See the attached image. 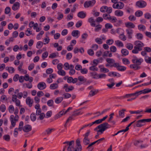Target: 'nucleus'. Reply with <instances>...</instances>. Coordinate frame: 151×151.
Listing matches in <instances>:
<instances>
[{
    "instance_id": "obj_64",
    "label": "nucleus",
    "mask_w": 151,
    "mask_h": 151,
    "mask_svg": "<svg viewBox=\"0 0 151 151\" xmlns=\"http://www.w3.org/2000/svg\"><path fill=\"white\" fill-rule=\"evenodd\" d=\"M110 51L113 52H115L116 50V48L115 46H112L110 47Z\"/></svg>"
},
{
    "instance_id": "obj_61",
    "label": "nucleus",
    "mask_w": 151,
    "mask_h": 151,
    "mask_svg": "<svg viewBox=\"0 0 151 151\" xmlns=\"http://www.w3.org/2000/svg\"><path fill=\"white\" fill-rule=\"evenodd\" d=\"M58 16L57 19L58 20H60L63 17V15L60 12H58Z\"/></svg>"
},
{
    "instance_id": "obj_26",
    "label": "nucleus",
    "mask_w": 151,
    "mask_h": 151,
    "mask_svg": "<svg viewBox=\"0 0 151 151\" xmlns=\"http://www.w3.org/2000/svg\"><path fill=\"white\" fill-rule=\"evenodd\" d=\"M126 26L127 27H130L132 28H134L135 26L133 23L131 22H128L125 23Z\"/></svg>"
},
{
    "instance_id": "obj_10",
    "label": "nucleus",
    "mask_w": 151,
    "mask_h": 151,
    "mask_svg": "<svg viewBox=\"0 0 151 151\" xmlns=\"http://www.w3.org/2000/svg\"><path fill=\"white\" fill-rule=\"evenodd\" d=\"M135 122L136 126L137 127H141L145 125L143 119L139 120Z\"/></svg>"
},
{
    "instance_id": "obj_14",
    "label": "nucleus",
    "mask_w": 151,
    "mask_h": 151,
    "mask_svg": "<svg viewBox=\"0 0 151 151\" xmlns=\"http://www.w3.org/2000/svg\"><path fill=\"white\" fill-rule=\"evenodd\" d=\"M54 129L48 128L46 129L45 132H43L42 134L43 135H49L51 133L52 131H54Z\"/></svg>"
},
{
    "instance_id": "obj_5",
    "label": "nucleus",
    "mask_w": 151,
    "mask_h": 151,
    "mask_svg": "<svg viewBox=\"0 0 151 151\" xmlns=\"http://www.w3.org/2000/svg\"><path fill=\"white\" fill-rule=\"evenodd\" d=\"M136 6L139 8H143L146 7L147 3L143 0H139L137 1L136 3Z\"/></svg>"
},
{
    "instance_id": "obj_20",
    "label": "nucleus",
    "mask_w": 151,
    "mask_h": 151,
    "mask_svg": "<svg viewBox=\"0 0 151 151\" xmlns=\"http://www.w3.org/2000/svg\"><path fill=\"white\" fill-rule=\"evenodd\" d=\"M24 80L26 81H29V82H32L33 80V78L32 77H29L28 74H26L24 77Z\"/></svg>"
},
{
    "instance_id": "obj_39",
    "label": "nucleus",
    "mask_w": 151,
    "mask_h": 151,
    "mask_svg": "<svg viewBox=\"0 0 151 151\" xmlns=\"http://www.w3.org/2000/svg\"><path fill=\"white\" fill-rule=\"evenodd\" d=\"M6 68L7 70H8L9 72L11 73H13L14 71V69L12 67H6Z\"/></svg>"
},
{
    "instance_id": "obj_60",
    "label": "nucleus",
    "mask_w": 151,
    "mask_h": 151,
    "mask_svg": "<svg viewBox=\"0 0 151 151\" xmlns=\"http://www.w3.org/2000/svg\"><path fill=\"white\" fill-rule=\"evenodd\" d=\"M48 52L47 51L45 52H44L42 54V58L43 59H45V58H46L48 56Z\"/></svg>"
},
{
    "instance_id": "obj_32",
    "label": "nucleus",
    "mask_w": 151,
    "mask_h": 151,
    "mask_svg": "<svg viewBox=\"0 0 151 151\" xmlns=\"http://www.w3.org/2000/svg\"><path fill=\"white\" fill-rule=\"evenodd\" d=\"M135 15L137 17H140L142 15L143 12L139 10L135 12Z\"/></svg>"
},
{
    "instance_id": "obj_12",
    "label": "nucleus",
    "mask_w": 151,
    "mask_h": 151,
    "mask_svg": "<svg viewBox=\"0 0 151 151\" xmlns=\"http://www.w3.org/2000/svg\"><path fill=\"white\" fill-rule=\"evenodd\" d=\"M31 126L29 124L25 125L23 128V130L24 132H30L32 130Z\"/></svg>"
},
{
    "instance_id": "obj_52",
    "label": "nucleus",
    "mask_w": 151,
    "mask_h": 151,
    "mask_svg": "<svg viewBox=\"0 0 151 151\" xmlns=\"http://www.w3.org/2000/svg\"><path fill=\"white\" fill-rule=\"evenodd\" d=\"M73 116L72 115L71 116L69 117L67 119V120L66 123L65 124V127H66L67 126L66 124L68 123L70 121H71L72 120H73Z\"/></svg>"
},
{
    "instance_id": "obj_37",
    "label": "nucleus",
    "mask_w": 151,
    "mask_h": 151,
    "mask_svg": "<svg viewBox=\"0 0 151 151\" xmlns=\"http://www.w3.org/2000/svg\"><path fill=\"white\" fill-rule=\"evenodd\" d=\"M23 124L24 123L22 121H21L20 122L19 124V127L18 128L19 131H21L22 129L23 130Z\"/></svg>"
},
{
    "instance_id": "obj_16",
    "label": "nucleus",
    "mask_w": 151,
    "mask_h": 151,
    "mask_svg": "<svg viewBox=\"0 0 151 151\" xmlns=\"http://www.w3.org/2000/svg\"><path fill=\"white\" fill-rule=\"evenodd\" d=\"M86 12L83 11H81L79 12L77 14L78 17L81 18H84L86 17Z\"/></svg>"
},
{
    "instance_id": "obj_25",
    "label": "nucleus",
    "mask_w": 151,
    "mask_h": 151,
    "mask_svg": "<svg viewBox=\"0 0 151 151\" xmlns=\"http://www.w3.org/2000/svg\"><path fill=\"white\" fill-rule=\"evenodd\" d=\"M80 34V32L77 30H73L71 33V35L72 36L74 37H78V35Z\"/></svg>"
},
{
    "instance_id": "obj_13",
    "label": "nucleus",
    "mask_w": 151,
    "mask_h": 151,
    "mask_svg": "<svg viewBox=\"0 0 151 151\" xmlns=\"http://www.w3.org/2000/svg\"><path fill=\"white\" fill-rule=\"evenodd\" d=\"M99 92L97 89H92L89 92L88 96L91 97L96 94Z\"/></svg>"
},
{
    "instance_id": "obj_42",
    "label": "nucleus",
    "mask_w": 151,
    "mask_h": 151,
    "mask_svg": "<svg viewBox=\"0 0 151 151\" xmlns=\"http://www.w3.org/2000/svg\"><path fill=\"white\" fill-rule=\"evenodd\" d=\"M112 11V9L111 7H108L107 6V7L106 8L105 12H107V13L109 14L111 13Z\"/></svg>"
},
{
    "instance_id": "obj_18",
    "label": "nucleus",
    "mask_w": 151,
    "mask_h": 151,
    "mask_svg": "<svg viewBox=\"0 0 151 151\" xmlns=\"http://www.w3.org/2000/svg\"><path fill=\"white\" fill-rule=\"evenodd\" d=\"M63 88L65 89L66 92H68L73 90L74 87L72 86H64Z\"/></svg>"
},
{
    "instance_id": "obj_2",
    "label": "nucleus",
    "mask_w": 151,
    "mask_h": 151,
    "mask_svg": "<svg viewBox=\"0 0 151 151\" xmlns=\"http://www.w3.org/2000/svg\"><path fill=\"white\" fill-rule=\"evenodd\" d=\"M15 117L13 115H11L10 116V120L11 124L13 127H14L16 125V122L19 119V116L17 114H15Z\"/></svg>"
},
{
    "instance_id": "obj_58",
    "label": "nucleus",
    "mask_w": 151,
    "mask_h": 151,
    "mask_svg": "<svg viewBox=\"0 0 151 151\" xmlns=\"http://www.w3.org/2000/svg\"><path fill=\"white\" fill-rule=\"evenodd\" d=\"M11 9L9 7H7L5 9V13L6 14H8L10 12Z\"/></svg>"
},
{
    "instance_id": "obj_46",
    "label": "nucleus",
    "mask_w": 151,
    "mask_h": 151,
    "mask_svg": "<svg viewBox=\"0 0 151 151\" xmlns=\"http://www.w3.org/2000/svg\"><path fill=\"white\" fill-rule=\"evenodd\" d=\"M143 93L142 90H141L139 91H137L135 93H134V96H136V98L139 95Z\"/></svg>"
},
{
    "instance_id": "obj_56",
    "label": "nucleus",
    "mask_w": 151,
    "mask_h": 151,
    "mask_svg": "<svg viewBox=\"0 0 151 151\" xmlns=\"http://www.w3.org/2000/svg\"><path fill=\"white\" fill-rule=\"evenodd\" d=\"M63 96H64V98L65 99L69 98H70L71 96V95L69 93H64L63 95Z\"/></svg>"
},
{
    "instance_id": "obj_23",
    "label": "nucleus",
    "mask_w": 151,
    "mask_h": 151,
    "mask_svg": "<svg viewBox=\"0 0 151 151\" xmlns=\"http://www.w3.org/2000/svg\"><path fill=\"white\" fill-rule=\"evenodd\" d=\"M115 15L117 16L121 17L124 14L123 12L120 10H117L114 12Z\"/></svg>"
},
{
    "instance_id": "obj_47",
    "label": "nucleus",
    "mask_w": 151,
    "mask_h": 151,
    "mask_svg": "<svg viewBox=\"0 0 151 151\" xmlns=\"http://www.w3.org/2000/svg\"><path fill=\"white\" fill-rule=\"evenodd\" d=\"M133 45L131 43H128L126 45V47L129 50H131L133 48Z\"/></svg>"
},
{
    "instance_id": "obj_53",
    "label": "nucleus",
    "mask_w": 151,
    "mask_h": 151,
    "mask_svg": "<svg viewBox=\"0 0 151 151\" xmlns=\"http://www.w3.org/2000/svg\"><path fill=\"white\" fill-rule=\"evenodd\" d=\"M110 15L106 14H104L103 15V17L104 19H109V17H110Z\"/></svg>"
},
{
    "instance_id": "obj_1",
    "label": "nucleus",
    "mask_w": 151,
    "mask_h": 151,
    "mask_svg": "<svg viewBox=\"0 0 151 151\" xmlns=\"http://www.w3.org/2000/svg\"><path fill=\"white\" fill-rule=\"evenodd\" d=\"M110 125L107 122H104L101 124L94 129V131H96L98 129H99L97 131L98 132H100L101 134H103L104 132L107 129L110 128Z\"/></svg>"
},
{
    "instance_id": "obj_17",
    "label": "nucleus",
    "mask_w": 151,
    "mask_h": 151,
    "mask_svg": "<svg viewBox=\"0 0 151 151\" xmlns=\"http://www.w3.org/2000/svg\"><path fill=\"white\" fill-rule=\"evenodd\" d=\"M135 45L137 47L142 48L141 47L144 46V44L140 41H136L135 42Z\"/></svg>"
},
{
    "instance_id": "obj_21",
    "label": "nucleus",
    "mask_w": 151,
    "mask_h": 151,
    "mask_svg": "<svg viewBox=\"0 0 151 151\" xmlns=\"http://www.w3.org/2000/svg\"><path fill=\"white\" fill-rule=\"evenodd\" d=\"M126 111L125 109H122L119 112V116L120 118H123L124 116V111Z\"/></svg>"
},
{
    "instance_id": "obj_34",
    "label": "nucleus",
    "mask_w": 151,
    "mask_h": 151,
    "mask_svg": "<svg viewBox=\"0 0 151 151\" xmlns=\"http://www.w3.org/2000/svg\"><path fill=\"white\" fill-rule=\"evenodd\" d=\"M9 111L10 113H13L14 110V106L12 105H10L9 106Z\"/></svg>"
},
{
    "instance_id": "obj_59",
    "label": "nucleus",
    "mask_w": 151,
    "mask_h": 151,
    "mask_svg": "<svg viewBox=\"0 0 151 151\" xmlns=\"http://www.w3.org/2000/svg\"><path fill=\"white\" fill-rule=\"evenodd\" d=\"M40 115L39 118H37V120L40 119V120H42L45 117V114L44 113H42V114L39 115Z\"/></svg>"
},
{
    "instance_id": "obj_30",
    "label": "nucleus",
    "mask_w": 151,
    "mask_h": 151,
    "mask_svg": "<svg viewBox=\"0 0 151 151\" xmlns=\"http://www.w3.org/2000/svg\"><path fill=\"white\" fill-rule=\"evenodd\" d=\"M121 53L123 55L126 56L128 55L129 51L126 49H122V50Z\"/></svg>"
},
{
    "instance_id": "obj_41",
    "label": "nucleus",
    "mask_w": 151,
    "mask_h": 151,
    "mask_svg": "<svg viewBox=\"0 0 151 151\" xmlns=\"http://www.w3.org/2000/svg\"><path fill=\"white\" fill-rule=\"evenodd\" d=\"M84 6L85 8H88L89 6H91L89 1H86L84 4Z\"/></svg>"
},
{
    "instance_id": "obj_43",
    "label": "nucleus",
    "mask_w": 151,
    "mask_h": 151,
    "mask_svg": "<svg viewBox=\"0 0 151 151\" xmlns=\"http://www.w3.org/2000/svg\"><path fill=\"white\" fill-rule=\"evenodd\" d=\"M109 20H111V22L113 23L116 22L117 21L116 18L114 16L111 17L110 16Z\"/></svg>"
},
{
    "instance_id": "obj_38",
    "label": "nucleus",
    "mask_w": 151,
    "mask_h": 151,
    "mask_svg": "<svg viewBox=\"0 0 151 151\" xmlns=\"http://www.w3.org/2000/svg\"><path fill=\"white\" fill-rule=\"evenodd\" d=\"M116 45L119 47H123L124 46L123 43L119 40H116L115 41Z\"/></svg>"
},
{
    "instance_id": "obj_48",
    "label": "nucleus",
    "mask_w": 151,
    "mask_h": 151,
    "mask_svg": "<svg viewBox=\"0 0 151 151\" xmlns=\"http://www.w3.org/2000/svg\"><path fill=\"white\" fill-rule=\"evenodd\" d=\"M3 138L7 141H9L10 140V137L9 135H6L3 136Z\"/></svg>"
},
{
    "instance_id": "obj_8",
    "label": "nucleus",
    "mask_w": 151,
    "mask_h": 151,
    "mask_svg": "<svg viewBox=\"0 0 151 151\" xmlns=\"http://www.w3.org/2000/svg\"><path fill=\"white\" fill-rule=\"evenodd\" d=\"M92 76H94L93 77L94 78H105L106 75L105 74H102L100 75H98L97 73L95 72H92L91 73Z\"/></svg>"
},
{
    "instance_id": "obj_45",
    "label": "nucleus",
    "mask_w": 151,
    "mask_h": 151,
    "mask_svg": "<svg viewBox=\"0 0 151 151\" xmlns=\"http://www.w3.org/2000/svg\"><path fill=\"white\" fill-rule=\"evenodd\" d=\"M119 37L120 39L123 41H124L126 40V37L123 33L120 35Z\"/></svg>"
},
{
    "instance_id": "obj_6",
    "label": "nucleus",
    "mask_w": 151,
    "mask_h": 151,
    "mask_svg": "<svg viewBox=\"0 0 151 151\" xmlns=\"http://www.w3.org/2000/svg\"><path fill=\"white\" fill-rule=\"evenodd\" d=\"M124 6V4L121 2H117L112 5L113 7L115 9H122Z\"/></svg>"
},
{
    "instance_id": "obj_36",
    "label": "nucleus",
    "mask_w": 151,
    "mask_h": 151,
    "mask_svg": "<svg viewBox=\"0 0 151 151\" xmlns=\"http://www.w3.org/2000/svg\"><path fill=\"white\" fill-rule=\"evenodd\" d=\"M6 110V107L4 104H2L0 106V110L2 112H5Z\"/></svg>"
},
{
    "instance_id": "obj_31",
    "label": "nucleus",
    "mask_w": 151,
    "mask_h": 151,
    "mask_svg": "<svg viewBox=\"0 0 151 151\" xmlns=\"http://www.w3.org/2000/svg\"><path fill=\"white\" fill-rule=\"evenodd\" d=\"M30 117L32 121V122L35 121L36 119V117L35 113H32L30 115Z\"/></svg>"
},
{
    "instance_id": "obj_40",
    "label": "nucleus",
    "mask_w": 151,
    "mask_h": 151,
    "mask_svg": "<svg viewBox=\"0 0 151 151\" xmlns=\"http://www.w3.org/2000/svg\"><path fill=\"white\" fill-rule=\"evenodd\" d=\"M138 29L139 30H142V31H144L146 29L145 27L142 25V24H140L138 26Z\"/></svg>"
},
{
    "instance_id": "obj_27",
    "label": "nucleus",
    "mask_w": 151,
    "mask_h": 151,
    "mask_svg": "<svg viewBox=\"0 0 151 151\" xmlns=\"http://www.w3.org/2000/svg\"><path fill=\"white\" fill-rule=\"evenodd\" d=\"M90 142V139L88 138L84 137L83 139V144L85 145H88Z\"/></svg>"
},
{
    "instance_id": "obj_49",
    "label": "nucleus",
    "mask_w": 151,
    "mask_h": 151,
    "mask_svg": "<svg viewBox=\"0 0 151 151\" xmlns=\"http://www.w3.org/2000/svg\"><path fill=\"white\" fill-rule=\"evenodd\" d=\"M143 111L142 110H137L136 111H130L129 112L131 114H139Z\"/></svg>"
},
{
    "instance_id": "obj_44",
    "label": "nucleus",
    "mask_w": 151,
    "mask_h": 151,
    "mask_svg": "<svg viewBox=\"0 0 151 151\" xmlns=\"http://www.w3.org/2000/svg\"><path fill=\"white\" fill-rule=\"evenodd\" d=\"M58 74L61 75L62 76H64L65 75V72L64 70H59L58 71Z\"/></svg>"
},
{
    "instance_id": "obj_54",
    "label": "nucleus",
    "mask_w": 151,
    "mask_h": 151,
    "mask_svg": "<svg viewBox=\"0 0 151 151\" xmlns=\"http://www.w3.org/2000/svg\"><path fill=\"white\" fill-rule=\"evenodd\" d=\"M95 41L98 44H101L102 43L103 41L102 40L99 38H97L95 39Z\"/></svg>"
},
{
    "instance_id": "obj_15",
    "label": "nucleus",
    "mask_w": 151,
    "mask_h": 151,
    "mask_svg": "<svg viewBox=\"0 0 151 151\" xmlns=\"http://www.w3.org/2000/svg\"><path fill=\"white\" fill-rule=\"evenodd\" d=\"M78 81H79V83L80 84H82L84 83L86 81V79L84 77L82 76H80L78 77Z\"/></svg>"
},
{
    "instance_id": "obj_57",
    "label": "nucleus",
    "mask_w": 151,
    "mask_h": 151,
    "mask_svg": "<svg viewBox=\"0 0 151 151\" xmlns=\"http://www.w3.org/2000/svg\"><path fill=\"white\" fill-rule=\"evenodd\" d=\"M101 71L104 73H107L109 72V70L107 68H101L100 69Z\"/></svg>"
},
{
    "instance_id": "obj_22",
    "label": "nucleus",
    "mask_w": 151,
    "mask_h": 151,
    "mask_svg": "<svg viewBox=\"0 0 151 151\" xmlns=\"http://www.w3.org/2000/svg\"><path fill=\"white\" fill-rule=\"evenodd\" d=\"M126 32L128 35V38L131 39L132 38V35L133 33V30L130 29H127Z\"/></svg>"
},
{
    "instance_id": "obj_29",
    "label": "nucleus",
    "mask_w": 151,
    "mask_h": 151,
    "mask_svg": "<svg viewBox=\"0 0 151 151\" xmlns=\"http://www.w3.org/2000/svg\"><path fill=\"white\" fill-rule=\"evenodd\" d=\"M63 99L62 97H58L55 99V103L58 104L61 103Z\"/></svg>"
},
{
    "instance_id": "obj_51",
    "label": "nucleus",
    "mask_w": 151,
    "mask_h": 151,
    "mask_svg": "<svg viewBox=\"0 0 151 151\" xmlns=\"http://www.w3.org/2000/svg\"><path fill=\"white\" fill-rule=\"evenodd\" d=\"M136 35L137 39L138 40H142L143 38V35L140 33L137 34Z\"/></svg>"
},
{
    "instance_id": "obj_28",
    "label": "nucleus",
    "mask_w": 151,
    "mask_h": 151,
    "mask_svg": "<svg viewBox=\"0 0 151 151\" xmlns=\"http://www.w3.org/2000/svg\"><path fill=\"white\" fill-rule=\"evenodd\" d=\"M88 22L90 23L91 25L93 27L95 26V22L92 17H90L88 20Z\"/></svg>"
},
{
    "instance_id": "obj_63",
    "label": "nucleus",
    "mask_w": 151,
    "mask_h": 151,
    "mask_svg": "<svg viewBox=\"0 0 151 151\" xmlns=\"http://www.w3.org/2000/svg\"><path fill=\"white\" fill-rule=\"evenodd\" d=\"M113 42L114 41L112 39L108 40L106 41V43L109 45H112L113 43Z\"/></svg>"
},
{
    "instance_id": "obj_62",
    "label": "nucleus",
    "mask_w": 151,
    "mask_h": 151,
    "mask_svg": "<svg viewBox=\"0 0 151 151\" xmlns=\"http://www.w3.org/2000/svg\"><path fill=\"white\" fill-rule=\"evenodd\" d=\"M82 24V21H79L77 22V23H76V27H79L81 26Z\"/></svg>"
},
{
    "instance_id": "obj_19",
    "label": "nucleus",
    "mask_w": 151,
    "mask_h": 151,
    "mask_svg": "<svg viewBox=\"0 0 151 151\" xmlns=\"http://www.w3.org/2000/svg\"><path fill=\"white\" fill-rule=\"evenodd\" d=\"M20 6V4L19 2H16L14 4L12 7V9L14 10L15 11L18 9Z\"/></svg>"
},
{
    "instance_id": "obj_4",
    "label": "nucleus",
    "mask_w": 151,
    "mask_h": 151,
    "mask_svg": "<svg viewBox=\"0 0 151 151\" xmlns=\"http://www.w3.org/2000/svg\"><path fill=\"white\" fill-rule=\"evenodd\" d=\"M63 144H66L67 145H68L67 150L68 151H72V149L73 148V145H74V141L72 140L70 142L66 141L63 143Z\"/></svg>"
},
{
    "instance_id": "obj_3",
    "label": "nucleus",
    "mask_w": 151,
    "mask_h": 151,
    "mask_svg": "<svg viewBox=\"0 0 151 151\" xmlns=\"http://www.w3.org/2000/svg\"><path fill=\"white\" fill-rule=\"evenodd\" d=\"M106 61L107 62V63L106 64V66L107 67H110L111 68L114 67V63H115V61L114 59L107 58L106 59Z\"/></svg>"
},
{
    "instance_id": "obj_50",
    "label": "nucleus",
    "mask_w": 151,
    "mask_h": 151,
    "mask_svg": "<svg viewBox=\"0 0 151 151\" xmlns=\"http://www.w3.org/2000/svg\"><path fill=\"white\" fill-rule=\"evenodd\" d=\"M142 91L143 94H145L151 92V89H149L148 88L145 89Z\"/></svg>"
},
{
    "instance_id": "obj_7",
    "label": "nucleus",
    "mask_w": 151,
    "mask_h": 151,
    "mask_svg": "<svg viewBox=\"0 0 151 151\" xmlns=\"http://www.w3.org/2000/svg\"><path fill=\"white\" fill-rule=\"evenodd\" d=\"M114 67H116L117 70L120 71H124L126 70V68L124 66L119 65V63H114Z\"/></svg>"
},
{
    "instance_id": "obj_35",
    "label": "nucleus",
    "mask_w": 151,
    "mask_h": 151,
    "mask_svg": "<svg viewBox=\"0 0 151 151\" xmlns=\"http://www.w3.org/2000/svg\"><path fill=\"white\" fill-rule=\"evenodd\" d=\"M43 45V43L42 42L39 41L37 43L36 47L37 48H40L42 47Z\"/></svg>"
},
{
    "instance_id": "obj_55",
    "label": "nucleus",
    "mask_w": 151,
    "mask_h": 151,
    "mask_svg": "<svg viewBox=\"0 0 151 151\" xmlns=\"http://www.w3.org/2000/svg\"><path fill=\"white\" fill-rule=\"evenodd\" d=\"M122 62L124 64H128L130 63V62L126 58H124L122 59Z\"/></svg>"
},
{
    "instance_id": "obj_24",
    "label": "nucleus",
    "mask_w": 151,
    "mask_h": 151,
    "mask_svg": "<svg viewBox=\"0 0 151 151\" xmlns=\"http://www.w3.org/2000/svg\"><path fill=\"white\" fill-rule=\"evenodd\" d=\"M142 50V48L137 47V46L134 47V49L132 50V52L133 53L137 54L138 53L139 51H141Z\"/></svg>"
},
{
    "instance_id": "obj_9",
    "label": "nucleus",
    "mask_w": 151,
    "mask_h": 151,
    "mask_svg": "<svg viewBox=\"0 0 151 151\" xmlns=\"http://www.w3.org/2000/svg\"><path fill=\"white\" fill-rule=\"evenodd\" d=\"M17 96L16 95H13L12 96V101L15 102L16 105L17 106H20V101L17 99Z\"/></svg>"
},
{
    "instance_id": "obj_11",
    "label": "nucleus",
    "mask_w": 151,
    "mask_h": 151,
    "mask_svg": "<svg viewBox=\"0 0 151 151\" xmlns=\"http://www.w3.org/2000/svg\"><path fill=\"white\" fill-rule=\"evenodd\" d=\"M26 102L27 104L28 105L29 107H31L33 103V99H31L30 97H28L26 100Z\"/></svg>"
},
{
    "instance_id": "obj_33",
    "label": "nucleus",
    "mask_w": 151,
    "mask_h": 151,
    "mask_svg": "<svg viewBox=\"0 0 151 151\" xmlns=\"http://www.w3.org/2000/svg\"><path fill=\"white\" fill-rule=\"evenodd\" d=\"M47 104L48 106L50 107H53L54 101L52 99L49 100L47 102Z\"/></svg>"
}]
</instances>
